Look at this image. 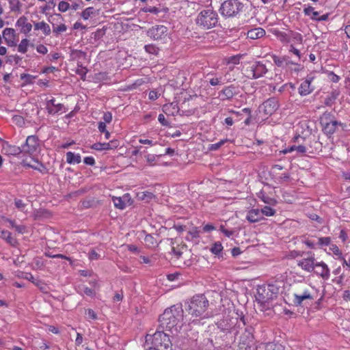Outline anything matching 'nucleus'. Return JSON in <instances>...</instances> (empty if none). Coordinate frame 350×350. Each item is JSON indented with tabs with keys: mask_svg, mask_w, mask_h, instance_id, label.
<instances>
[{
	"mask_svg": "<svg viewBox=\"0 0 350 350\" xmlns=\"http://www.w3.org/2000/svg\"><path fill=\"white\" fill-rule=\"evenodd\" d=\"M209 301L202 294L196 295L185 302V308L191 318L189 324L202 325L203 321L212 318L213 312L208 309Z\"/></svg>",
	"mask_w": 350,
	"mask_h": 350,
	"instance_id": "f257e3e1",
	"label": "nucleus"
},
{
	"mask_svg": "<svg viewBox=\"0 0 350 350\" xmlns=\"http://www.w3.org/2000/svg\"><path fill=\"white\" fill-rule=\"evenodd\" d=\"M183 310L180 306H173L165 310L159 319V329L176 335L182 327Z\"/></svg>",
	"mask_w": 350,
	"mask_h": 350,
	"instance_id": "f03ea898",
	"label": "nucleus"
},
{
	"mask_svg": "<svg viewBox=\"0 0 350 350\" xmlns=\"http://www.w3.org/2000/svg\"><path fill=\"white\" fill-rule=\"evenodd\" d=\"M144 348L146 350H172L169 334L158 329L153 334H147Z\"/></svg>",
	"mask_w": 350,
	"mask_h": 350,
	"instance_id": "7ed1b4c3",
	"label": "nucleus"
},
{
	"mask_svg": "<svg viewBox=\"0 0 350 350\" xmlns=\"http://www.w3.org/2000/svg\"><path fill=\"white\" fill-rule=\"evenodd\" d=\"M293 301L296 306H301L306 300H313L314 298V288L306 283L296 284L292 293Z\"/></svg>",
	"mask_w": 350,
	"mask_h": 350,
	"instance_id": "20e7f679",
	"label": "nucleus"
},
{
	"mask_svg": "<svg viewBox=\"0 0 350 350\" xmlns=\"http://www.w3.org/2000/svg\"><path fill=\"white\" fill-rule=\"evenodd\" d=\"M278 293V287L273 284L259 285L256 288V300L258 304L264 305L273 299Z\"/></svg>",
	"mask_w": 350,
	"mask_h": 350,
	"instance_id": "39448f33",
	"label": "nucleus"
},
{
	"mask_svg": "<svg viewBox=\"0 0 350 350\" xmlns=\"http://www.w3.org/2000/svg\"><path fill=\"white\" fill-rule=\"evenodd\" d=\"M218 22L217 14L213 10H202L198 16L196 23L204 29L214 27Z\"/></svg>",
	"mask_w": 350,
	"mask_h": 350,
	"instance_id": "423d86ee",
	"label": "nucleus"
},
{
	"mask_svg": "<svg viewBox=\"0 0 350 350\" xmlns=\"http://www.w3.org/2000/svg\"><path fill=\"white\" fill-rule=\"evenodd\" d=\"M243 8V4L239 0H226L220 7L221 15L227 17L236 16Z\"/></svg>",
	"mask_w": 350,
	"mask_h": 350,
	"instance_id": "0eeeda50",
	"label": "nucleus"
},
{
	"mask_svg": "<svg viewBox=\"0 0 350 350\" xmlns=\"http://www.w3.org/2000/svg\"><path fill=\"white\" fill-rule=\"evenodd\" d=\"M316 260L314 254L308 253L306 256H303L300 260H297V265L305 271L311 273L314 270Z\"/></svg>",
	"mask_w": 350,
	"mask_h": 350,
	"instance_id": "6e6552de",
	"label": "nucleus"
},
{
	"mask_svg": "<svg viewBox=\"0 0 350 350\" xmlns=\"http://www.w3.org/2000/svg\"><path fill=\"white\" fill-rule=\"evenodd\" d=\"M45 107L47 112L51 115H54L58 113H63L67 110L65 106L62 103H57L54 97L46 99Z\"/></svg>",
	"mask_w": 350,
	"mask_h": 350,
	"instance_id": "1a4fd4ad",
	"label": "nucleus"
},
{
	"mask_svg": "<svg viewBox=\"0 0 350 350\" xmlns=\"http://www.w3.org/2000/svg\"><path fill=\"white\" fill-rule=\"evenodd\" d=\"M22 153L32 156L38 151V142L36 136L30 135L26 139L25 144L21 147Z\"/></svg>",
	"mask_w": 350,
	"mask_h": 350,
	"instance_id": "9d476101",
	"label": "nucleus"
},
{
	"mask_svg": "<svg viewBox=\"0 0 350 350\" xmlns=\"http://www.w3.org/2000/svg\"><path fill=\"white\" fill-rule=\"evenodd\" d=\"M253 334L245 329V332L240 336L239 341L238 350H252Z\"/></svg>",
	"mask_w": 350,
	"mask_h": 350,
	"instance_id": "9b49d317",
	"label": "nucleus"
},
{
	"mask_svg": "<svg viewBox=\"0 0 350 350\" xmlns=\"http://www.w3.org/2000/svg\"><path fill=\"white\" fill-rule=\"evenodd\" d=\"M167 35V28L164 25H155L147 31V36L154 40H163Z\"/></svg>",
	"mask_w": 350,
	"mask_h": 350,
	"instance_id": "f8f14e48",
	"label": "nucleus"
},
{
	"mask_svg": "<svg viewBox=\"0 0 350 350\" xmlns=\"http://www.w3.org/2000/svg\"><path fill=\"white\" fill-rule=\"evenodd\" d=\"M249 71L252 79H258L263 77L268 71V68L262 62H255L250 66Z\"/></svg>",
	"mask_w": 350,
	"mask_h": 350,
	"instance_id": "ddd939ff",
	"label": "nucleus"
},
{
	"mask_svg": "<svg viewBox=\"0 0 350 350\" xmlns=\"http://www.w3.org/2000/svg\"><path fill=\"white\" fill-rule=\"evenodd\" d=\"M314 79V77L312 75H309L301 83L298 88L299 94L301 96H307L313 92L314 87L312 85V82L313 81Z\"/></svg>",
	"mask_w": 350,
	"mask_h": 350,
	"instance_id": "4468645a",
	"label": "nucleus"
},
{
	"mask_svg": "<svg viewBox=\"0 0 350 350\" xmlns=\"http://www.w3.org/2000/svg\"><path fill=\"white\" fill-rule=\"evenodd\" d=\"M278 108V101L273 98H269L265 100L260 107L262 111L266 116L272 115Z\"/></svg>",
	"mask_w": 350,
	"mask_h": 350,
	"instance_id": "2eb2a0df",
	"label": "nucleus"
},
{
	"mask_svg": "<svg viewBox=\"0 0 350 350\" xmlns=\"http://www.w3.org/2000/svg\"><path fill=\"white\" fill-rule=\"evenodd\" d=\"M314 273L323 280H327L330 277V269L328 265L323 261L316 262Z\"/></svg>",
	"mask_w": 350,
	"mask_h": 350,
	"instance_id": "dca6fc26",
	"label": "nucleus"
},
{
	"mask_svg": "<svg viewBox=\"0 0 350 350\" xmlns=\"http://www.w3.org/2000/svg\"><path fill=\"white\" fill-rule=\"evenodd\" d=\"M2 38L4 39L6 44L8 46H14L16 45V31L13 28L7 27L3 29L2 32Z\"/></svg>",
	"mask_w": 350,
	"mask_h": 350,
	"instance_id": "f3484780",
	"label": "nucleus"
},
{
	"mask_svg": "<svg viewBox=\"0 0 350 350\" xmlns=\"http://www.w3.org/2000/svg\"><path fill=\"white\" fill-rule=\"evenodd\" d=\"M327 115L324 114L323 117L321 119V124L323 126V130L325 133L327 135H332L333 134L336 129V126L340 124V123L338 121L336 120H332L330 122H325V119L326 118V116Z\"/></svg>",
	"mask_w": 350,
	"mask_h": 350,
	"instance_id": "a211bd4d",
	"label": "nucleus"
},
{
	"mask_svg": "<svg viewBox=\"0 0 350 350\" xmlns=\"http://www.w3.org/2000/svg\"><path fill=\"white\" fill-rule=\"evenodd\" d=\"M16 27L20 29L22 33L27 34L32 29V25L28 22L27 17L21 16L16 22Z\"/></svg>",
	"mask_w": 350,
	"mask_h": 350,
	"instance_id": "6ab92c4d",
	"label": "nucleus"
},
{
	"mask_svg": "<svg viewBox=\"0 0 350 350\" xmlns=\"http://www.w3.org/2000/svg\"><path fill=\"white\" fill-rule=\"evenodd\" d=\"M2 152L7 155L17 156L22 153L21 148L14 145H10L7 142H2Z\"/></svg>",
	"mask_w": 350,
	"mask_h": 350,
	"instance_id": "aec40b11",
	"label": "nucleus"
},
{
	"mask_svg": "<svg viewBox=\"0 0 350 350\" xmlns=\"http://www.w3.org/2000/svg\"><path fill=\"white\" fill-rule=\"evenodd\" d=\"M112 201L116 208L119 209L125 208L126 206L129 204L131 197L129 193L123 195L122 197H113Z\"/></svg>",
	"mask_w": 350,
	"mask_h": 350,
	"instance_id": "412c9836",
	"label": "nucleus"
},
{
	"mask_svg": "<svg viewBox=\"0 0 350 350\" xmlns=\"http://www.w3.org/2000/svg\"><path fill=\"white\" fill-rule=\"evenodd\" d=\"M237 94V88L234 85L225 87L219 92V97L221 100L231 99Z\"/></svg>",
	"mask_w": 350,
	"mask_h": 350,
	"instance_id": "4be33fe9",
	"label": "nucleus"
},
{
	"mask_svg": "<svg viewBox=\"0 0 350 350\" xmlns=\"http://www.w3.org/2000/svg\"><path fill=\"white\" fill-rule=\"evenodd\" d=\"M304 12L306 16H309L310 18L314 21H325L328 19L327 14H323L321 16L319 17V13L317 11H314V8L311 6H308L304 8Z\"/></svg>",
	"mask_w": 350,
	"mask_h": 350,
	"instance_id": "5701e85b",
	"label": "nucleus"
},
{
	"mask_svg": "<svg viewBox=\"0 0 350 350\" xmlns=\"http://www.w3.org/2000/svg\"><path fill=\"white\" fill-rule=\"evenodd\" d=\"M263 219L261 217V211L258 208H252L250 210L246 215V219L250 223H256Z\"/></svg>",
	"mask_w": 350,
	"mask_h": 350,
	"instance_id": "b1692460",
	"label": "nucleus"
},
{
	"mask_svg": "<svg viewBox=\"0 0 350 350\" xmlns=\"http://www.w3.org/2000/svg\"><path fill=\"white\" fill-rule=\"evenodd\" d=\"M265 35V31L261 27L250 29L247 33V37L252 40L260 38Z\"/></svg>",
	"mask_w": 350,
	"mask_h": 350,
	"instance_id": "393cba45",
	"label": "nucleus"
},
{
	"mask_svg": "<svg viewBox=\"0 0 350 350\" xmlns=\"http://www.w3.org/2000/svg\"><path fill=\"white\" fill-rule=\"evenodd\" d=\"M34 29L41 30L45 36H49L51 33L50 26L44 21L34 23Z\"/></svg>",
	"mask_w": 350,
	"mask_h": 350,
	"instance_id": "a878e982",
	"label": "nucleus"
},
{
	"mask_svg": "<svg viewBox=\"0 0 350 350\" xmlns=\"http://www.w3.org/2000/svg\"><path fill=\"white\" fill-rule=\"evenodd\" d=\"M288 42L291 43L290 45L297 46L299 44H302L303 36L299 33L292 32L290 35Z\"/></svg>",
	"mask_w": 350,
	"mask_h": 350,
	"instance_id": "bb28decb",
	"label": "nucleus"
},
{
	"mask_svg": "<svg viewBox=\"0 0 350 350\" xmlns=\"http://www.w3.org/2000/svg\"><path fill=\"white\" fill-rule=\"evenodd\" d=\"M66 156V161L69 164H78L81 161V156L79 154H75L72 152H68Z\"/></svg>",
	"mask_w": 350,
	"mask_h": 350,
	"instance_id": "cd10ccee",
	"label": "nucleus"
},
{
	"mask_svg": "<svg viewBox=\"0 0 350 350\" xmlns=\"http://www.w3.org/2000/svg\"><path fill=\"white\" fill-rule=\"evenodd\" d=\"M339 96V92L337 90L332 91L325 98L324 104L327 106H332Z\"/></svg>",
	"mask_w": 350,
	"mask_h": 350,
	"instance_id": "c85d7f7f",
	"label": "nucleus"
},
{
	"mask_svg": "<svg viewBox=\"0 0 350 350\" xmlns=\"http://www.w3.org/2000/svg\"><path fill=\"white\" fill-rule=\"evenodd\" d=\"M0 233L1 237L11 245H14L16 243V240L12 237L11 233L9 231L0 230Z\"/></svg>",
	"mask_w": 350,
	"mask_h": 350,
	"instance_id": "c756f323",
	"label": "nucleus"
},
{
	"mask_svg": "<svg viewBox=\"0 0 350 350\" xmlns=\"http://www.w3.org/2000/svg\"><path fill=\"white\" fill-rule=\"evenodd\" d=\"M163 110L166 114L174 116L178 112V107L176 104L170 103L169 105H165Z\"/></svg>",
	"mask_w": 350,
	"mask_h": 350,
	"instance_id": "7c9ffc66",
	"label": "nucleus"
},
{
	"mask_svg": "<svg viewBox=\"0 0 350 350\" xmlns=\"http://www.w3.org/2000/svg\"><path fill=\"white\" fill-rule=\"evenodd\" d=\"M228 71L227 70L219 71L214 74L215 77H216L217 79H221L223 81V84L230 81L231 78L228 77ZM208 76H213V74H208Z\"/></svg>",
	"mask_w": 350,
	"mask_h": 350,
	"instance_id": "2f4dec72",
	"label": "nucleus"
},
{
	"mask_svg": "<svg viewBox=\"0 0 350 350\" xmlns=\"http://www.w3.org/2000/svg\"><path fill=\"white\" fill-rule=\"evenodd\" d=\"M17 277L27 280L31 282L36 286H39V284H41V281L36 280L33 276V275L30 273H19L18 274H17Z\"/></svg>",
	"mask_w": 350,
	"mask_h": 350,
	"instance_id": "473e14b6",
	"label": "nucleus"
},
{
	"mask_svg": "<svg viewBox=\"0 0 350 350\" xmlns=\"http://www.w3.org/2000/svg\"><path fill=\"white\" fill-rule=\"evenodd\" d=\"M29 46V40L27 38L22 39L18 45V51L21 53H25Z\"/></svg>",
	"mask_w": 350,
	"mask_h": 350,
	"instance_id": "72a5a7b5",
	"label": "nucleus"
},
{
	"mask_svg": "<svg viewBox=\"0 0 350 350\" xmlns=\"http://www.w3.org/2000/svg\"><path fill=\"white\" fill-rule=\"evenodd\" d=\"M329 252H332L333 254L335 256L336 259H340L342 258V253L341 250L339 249V247L334 243H331L329 247Z\"/></svg>",
	"mask_w": 350,
	"mask_h": 350,
	"instance_id": "f704fd0d",
	"label": "nucleus"
},
{
	"mask_svg": "<svg viewBox=\"0 0 350 350\" xmlns=\"http://www.w3.org/2000/svg\"><path fill=\"white\" fill-rule=\"evenodd\" d=\"M332 240L330 237H319L317 239V247H323L325 246H329L330 245Z\"/></svg>",
	"mask_w": 350,
	"mask_h": 350,
	"instance_id": "c9c22d12",
	"label": "nucleus"
},
{
	"mask_svg": "<svg viewBox=\"0 0 350 350\" xmlns=\"http://www.w3.org/2000/svg\"><path fill=\"white\" fill-rule=\"evenodd\" d=\"M276 347L273 342L262 343L256 347V350H275Z\"/></svg>",
	"mask_w": 350,
	"mask_h": 350,
	"instance_id": "e433bc0d",
	"label": "nucleus"
},
{
	"mask_svg": "<svg viewBox=\"0 0 350 350\" xmlns=\"http://www.w3.org/2000/svg\"><path fill=\"white\" fill-rule=\"evenodd\" d=\"M52 25L53 31L54 33H55L56 36L65 32L67 30V26L64 23H62L59 25H56L55 24L53 23Z\"/></svg>",
	"mask_w": 350,
	"mask_h": 350,
	"instance_id": "4c0bfd02",
	"label": "nucleus"
},
{
	"mask_svg": "<svg viewBox=\"0 0 350 350\" xmlns=\"http://www.w3.org/2000/svg\"><path fill=\"white\" fill-rule=\"evenodd\" d=\"M92 148L96 150H106L111 148L109 143L99 142L94 144Z\"/></svg>",
	"mask_w": 350,
	"mask_h": 350,
	"instance_id": "58836bf2",
	"label": "nucleus"
},
{
	"mask_svg": "<svg viewBox=\"0 0 350 350\" xmlns=\"http://www.w3.org/2000/svg\"><path fill=\"white\" fill-rule=\"evenodd\" d=\"M10 9L12 12H19L21 3L19 0H9Z\"/></svg>",
	"mask_w": 350,
	"mask_h": 350,
	"instance_id": "ea45409f",
	"label": "nucleus"
},
{
	"mask_svg": "<svg viewBox=\"0 0 350 350\" xmlns=\"http://www.w3.org/2000/svg\"><path fill=\"white\" fill-rule=\"evenodd\" d=\"M79 291L83 295H85L89 297H94L95 295V292L94 290L86 286H81L79 287Z\"/></svg>",
	"mask_w": 350,
	"mask_h": 350,
	"instance_id": "a19ab883",
	"label": "nucleus"
},
{
	"mask_svg": "<svg viewBox=\"0 0 350 350\" xmlns=\"http://www.w3.org/2000/svg\"><path fill=\"white\" fill-rule=\"evenodd\" d=\"M210 250L213 254L219 255L223 250V246L220 242H215Z\"/></svg>",
	"mask_w": 350,
	"mask_h": 350,
	"instance_id": "79ce46f5",
	"label": "nucleus"
},
{
	"mask_svg": "<svg viewBox=\"0 0 350 350\" xmlns=\"http://www.w3.org/2000/svg\"><path fill=\"white\" fill-rule=\"evenodd\" d=\"M260 211H261V217H263V215L270 217L274 215L275 213V211L268 206H265L260 209Z\"/></svg>",
	"mask_w": 350,
	"mask_h": 350,
	"instance_id": "37998d69",
	"label": "nucleus"
},
{
	"mask_svg": "<svg viewBox=\"0 0 350 350\" xmlns=\"http://www.w3.org/2000/svg\"><path fill=\"white\" fill-rule=\"evenodd\" d=\"M228 141V139H221L217 143L211 144L208 146V150L211 151H215L221 148L223 145L225 144Z\"/></svg>",
	"mask_w": 350,
	"mask_h": 350,
	"instance_id": "c03bdc74",
	"label": "nucleus"
},
{
	"mask_svg": "<svg viewBox=\"0 0 350 350\" xmlns=\"http://www.w3.org/2000/svg\"><path fill=\"white\" fill-rule=\"evenodd\" d=\"M44 267V262L40 258H36L32 262V269L34 270L42 269Z\"/></svg>",
	"mask_w": 350,
	"mask_h": 350,
	"instance_id": "a18cd8bd",
	"label": "nucleus"
},
{
	"mask_svg": "<svg viewBox=\"0 0 350 350\" xmlns=\"http://www.w3.org/2000/svg\"><path fill=\"white\" fill-rule=\"evenodd\" d=\"M21 79L27 83H33L36 77L29 74L23 73L21 75Z\"/></svg>",
	"mask_w": 350,
	"mask_h": 350,
	"instance_id": "49530a36",
	"label": "nucleus"
},
{
	"mask_svg": "<svg viewBox=\"0 0 350 350\" xmlns=\"http://www.w3.org/2000/svg\"><path fill=\"white\" fill-rule=\"evenodd\" d=\"M145 50L147 53L157 55L159 53V49L154 44H148L145 46Z\"/></svg>",
	"mask_w": 350,
	"mask_h": 350,
	"instance_id": "de8ad7c7",
	"label": "nucleus"
},
{
	"mask_svg": "<svg viewBox=\"0 0 350 350\" xmlns=\"http://www.w3.org/2000/svg\"><path fill=\"white\" fill-rule=\"evenodd\" d=\"M70 8V5L64 1H61L58 4V10L62 12H65Z\"/></svg>",
	"mask_w": 350,
	"mask_h": 350,
	"instance_id": "09e8293b",
	"label": "nucleus"
},
{
	"mask_svg": "<svg viewBox=\"0 0 350 350\" xmlns=\"http://www.w3.org/2000/svg\"><path fill=\"white\" fill-rule=\"evenodd\" d=\"M94 8L92 7H89L85 9L82 13L81 16L84 20H88L90 16L93 14Z\"/></svg>",
	"mask_w": 350,
	"mask_h": 350,
	"instance_id": "8fccbe9b",
	"label": "nucleus"
},
{
	"mask_svg": "<svg viewBox=\"0 0 350 350\" xmlns=\"http://www.w3.org/2000/svg\"><path fill=\"white\" fill-rule=\"evenodd\" d=\"M189 236L187 237V240H190L193 238H197L199 237V230L197 228H193L190 230L188 231Z\"/></svg>",
	"mask_w": 350,
	"mask_h": 350,
	"instance_id": "3c124183",
	"label": "nucleus"
},
{
	"mask_svg": "<svg viewBox=\"0 0 350 350\" xmlns=\"http://www.w3.org/2000/svg\"><path fill=\"white\" fill-rule=\"evenodd\" d=\"M158 156L152 154H148L145 156L146 160L147 163L153 166L155 165L156 159Z\"/></svg>",
	"mask_w": 350,
	"mask_h": 350,
	"instance_id": "603ef678",
	"label": "nucleus"
},
{
	"mask_svg": "<svg viewBox=\"0 0 350 350\" xmlns=\"http://www.w3.org/2000/svg\"><path fill=\"white\" fill-rule=\"evenodd\" d=\"M209 83L213 86L219 85H224L223 84V81L221 79H217L215 76H213V77L209 79Z\"/></svg>",
	"mask_w": 350,
	"mask_h": 350,
	"instance_id": "864d4df0",
	"label": "nucleus"
},
{
	"mask_svg": "<svg viewBox=\"0 0 350 350\" xmlns=\"http://www.w3.org/2000/svg\"><path fill=\"white\" fill-rule=\"evenodd\" d=\"M85 316L88 319L94 320L97 319V315L96 312L92 309H88L85 311Z\"/></svg>",
	"mask_w": 350,
	"mask_h": 350,
	"instance_id": "5fc2aeb1",
	"label": "nucleus"
},
{
	"mask_svg": "<svg viewBox=\"0 0 350 350\" xmlns=\"http://www.w3.org/2000/svg\"><path fill=\"white\" fill-rule=\"evenodd\" d=\"M304 243L306 245H307L308 247L310 249H316L317 247V242H314V241L306 239Z\"/></svg>",
	"mask_w": 350,
	"mask_h": 350,
	"instance_id": "6e6d98bb",
	"label": "nucleus"
},
{
	"mask_svg": "<svg viewBox=\"0 0 350 350\" xmlns=\"http://www.w3.org/2000/svg\"><path fill=\"white\" fill-rule=\"evenodd\" d=\"M289 52L293 53L295 55L298 59H299L301 58V53L300 51L295 47V46L290 45L289 47Z\"/></svg>",
	"mask_w": 350,
	"mask_h": 350,
	"instance_id": "4d7b16f0",
	"label": "nucleus"
},
{
	"mask_svg": "<svg viewBox=\"0 0 350 350\" xmlns=\"http://www.w3.org/2000/svg\"><path fill=\"white\" fill-rule=\"evenodd\" d=\"M139 142L140 144H148L150 146H154L157 144V142H154L153 140L152 139H143V138H140L139 139Z\"/></svg>",
	"mask_w": 350,
	"mask_h": 350,
	"instance_id": "13d9d810",
	"label": "nucleus"
},
{
	"mask_svg": "<svg viewBox=\"0 0 350 350\" xmlns=\"http://www.w3.org/2000/svg\"><path fill=\"white\" fill-rule=\"evenodd\" d=\"M14 204L16 207L21 211H23L26 206L23 201L19 199L15 200Z\"/></svg>",
	"mask_w": 350,
	"mask_h": 350,
	"instance_id": "bf43d9fd",
	"label": "nucleus"
},
{
	"mask_svg": "<svg viewBox=\"0 0 350 350\" xmlns=\"http://www.w3.org/2000/svg\"><path fill=\"white\" fill-rule=\"evenodd\" d=\"M36 51L40 54H46L48 52L47 48L43 44H39L36 46Z\"/></svg>",
	"mask_w": 350,
	"mask_h": 350,
	"instance_id": "052dcab7",
	"label": "nucleus"
},
{
	"mask_svg": "<svg viewBox=\"0 0 350 350\" xmlns=\"http://www.w3.org/2000/svg\"><path fill=\"white\" fill-rule=\"evenodd\" d=\"M296 148H297V146L293 145L290 147L283 149L282 150L280 151V152L282 154H287V153H291L294 151H296Z\"/></svg>",
	"mask_w": 350,
	"mask_h": 350,
	"instance_id": "680f3d73",
	"label": "nucleus"
},
{
	"mask_svg": "<svg viewBox=\"0 0 350 350\" xmlns=\"http://www.w3.org/2000/svg\"><path fill=\"white\" fill-rule=\"evenodd\" d=\"M105 123H110L112 120V114L110 112H105L103 117Z\"/></svg>",
	"mask_w": 350,
	"mask_h": 350,
	"instance_id": "e2e57ef3",
	"label": "nucleus"
},
{
	"mask_svg": "<svg viewBox=\"0 0 350 350\" xmlns=\"http://www.w3.org/2000/svg\"><path fill=\"white\" fill-rule=\"evenodd\" d=\"M27 165L29 167H31V168H33L36 170L40 171V172H42L43 169L44 168V165L42 163H40L38 162H37L36 165H30V164H27Z\"/></svg>",
	"mask_w": 350,
	"mask_h": 350,
	"instance_id": "0e129e2a",
	"label": "nucleus"
},
{
	"mask_svg": "<svg viewBox=\"0 0 350 350\" xmlns=\"http://www.w3.org/2000/svg\"><path fill=\"white\" fill-rule=\"evenodd\" d=\"M99 257L100 255L95 250H92L89 252V258L91 260H97Z\"/></svg>",
	"mask_w": 350,
	"mask_h": 350,
	"instance_id": "69168bd1",
	"label": "nucleus"
},
{
	"mask_svg": "<svg viewBox=\"0 0 350 350\" xmlns=\"http://www.w3.org/2000/svg\"><path fill=\"white\" fill-rule=\"evenodd\" d=\"M328 76L329 79L334 83L338 82L340 79L339 76H338L337 75L334 74L332 72H331Z\"/></svg>",
	"mask_w": 350,
	"mask_h": 350,
	"instance_id": "338daca9",
	"label": "nucleus"
},
{
	"mask_svg": "<svg viewBox=\"0 0 350 350\" xmlns=\"http://www.w3.org/2000/svg\"><path fill=\"white\" fill-rule=\"evenodd\" d=\"M84 163L89 165H94L95 164V160L92 157H86L83 160Z\"/></svg>",
	"mask_w": 350,
	"mask_h": 350,
	"instance_id": "774afa93",
	"label": "nucleus"
}]
</instances>
